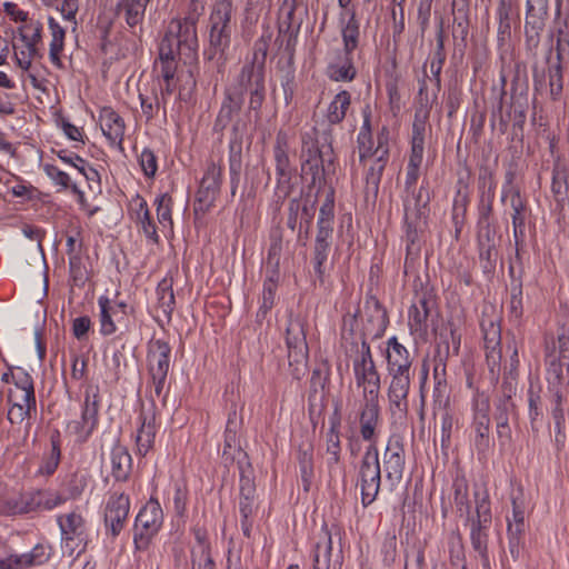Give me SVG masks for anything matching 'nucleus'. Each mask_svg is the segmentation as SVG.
<instances>
[{"instance_id":"nucleus-1","label":"nucleus","mask_w":569,"mask_h":569,"mask_svg":"<svg viewBox=\"0 0 569 569\" xmlns=\"http://www.w3.org/2000/svg\"><path fill=\"white\" fill-rule=\"evenodd\" d=\"M162 525L163 510L161 505L157 498L150 497L134 519L132 529L134 552L148 550Z\"/></svg>"},{"instance_id":"nucleus-2","label":"nucleus","mask_w":569,"mask_h":569,"mask_svg":"<svg viewBox=\"0 0 569 569\" xmlns=\"http://www.w3.org/2000/svg\"><path fill=\"white\" fill-rule=\"evenodd\" d=\"M381 478L378 447L376 445L367 446L358 468L362 507L367 508L376 501L381 488Z\"/></svg>"},{"instance_id":"nucleus-3","label":"nucleus","mask_w":569,"mask_h":569,"mask_svg":"<svg viewBox=\"0 0 569 569\" xmlns=\"http://www.w3.org/2000/svg\"><path fill=\"white\" fill-rule=\"evenodd\" d=\"M223 8L217 9L210 17L211 29L209 34V49L206 51L208 60L216 61L218 72L224 64V51L230 46L231 28L229 26L231 2H222Z\"/></svg>"},{"instance_id":"nucleus-4","label":"nucleus","mask_w":569,"mask_h":569,"mask_svg":"<svg viewBox=\"0 0 569 569\" xmlns=\"http://www.w3.org/2000/svg\"><path fill=\"white\" fill-rule=\"evenodd\" d=\"M471 412L473 447L478 455L486 456L493 447V439L490 435V401L485 392L475 391L471 398Z\"/></svg>"},{"instance_id":"nucleus-5","label":"nucleus","mask_w":569,"mask_h":569,"mask_svg":"<svg viewBox=\"0 0 569 569\" xmlns=\"http://www.w3.org/2000/svg\"><path fill=\"white\" fill-rule=\"evenodd\" d=\"M57 525L61 535V547L71 557L78 547H81L77 557L87 548L89 535L87 521L78 510L57 516Z\"/></svg>"},{"instance_id":"nucleus-6","label":"nucleus","mask_w":569,"mask_h":569,"mask_svg":"<svg viewBox=\"0 0 569 569\" xmlns=\"http://www.w3.org/2000/svg\"><path fill=\"white\" fill-rule=\"evenodd\" d=\"M406 468V451L403 437L392 433L387 441L382 455V470L385 480L392 492L397 489L403 478Z\"/></svg>"},{"instance_id":"nucleus-7","label":"nucleus","mask_w":569,"mask_h":569,"mask_svg":"<svg viewBox=\"0 0 569 569\" xmlns=\"http://www.w3.org/2000/svg\"><path fill=\"white\" fill-rule=\"evenodd\" d=\"M352 367L357 386L363 387V393L366 390H372L373 395H379L381 385L380 373L373 360L371 347L366 339L361 341Z\"/></svg>"},{"instance_id":"nucleus-8","label":"nucleus","mask_w":569,"mask_h":569,"mask_svg":"<svg viewBox=\"0 0 569 569\" xmlns=\"http://www.w3.org/2000/svg\"><path fill=\"white\" fill-rule=\"evenodd\" d=\"M345 531L338 523L323 522L313 546V569H330V561L337 540L339 553L342 552V536Z\"/></svg>"},{"instance_id":"nucleus-9","label":"nucleus","mask_w":569,"mask_h":569,"mask_svg":"<svg viewBox=\"0 0 569 569\" xmlns=\"http://www.w3.org/2000/svg\"><path fill=\"white\" fill-rule=\"evenodd\" d=\"M199 13L197 9L189 12L182 19H173L169 26L167 34H172L179 54L192 58L198 50L197 20Z\"/></svg>"},{"instance_id":"nucleus-10","label":"nucleus","mask_w":569,"mask_h":569,"mask_svg":"<svg viewBox=\"0 0 569 569\" xmlns=\"http://www.w3.org/2000/svg\"><path fill=\"white\" fill-rule=\"evenodd\" d=\"M353 52L340 47L330 48L326 54L325 74L333 82H352L358 74Z\"/></svg>"},{"instance_id":"nucleus-11","label":"nucleus","mask_w":569,"mask_h":569,"mask_svg":"<svg viewBox=\"0 0 569 569\" xmlns=\"http://www.w3.org/2000/svg\"><path fill=\"white\" fill-rule=\"evenodd\" d=\"M222 179L223 168L214 162H210L207 166L196 194L194 212L206 213L214 206L220 193Z\"/></svg>"},{"instance_id":"nucleus-12","label":"nucleus","mask_w":569,"mask_h":569,"mask_svg":"<svg viewBox=\"0 0 569 569\" xmlns=\"http://www.w3.org/2000/svg\"><path fill=\"white\" fill-rule=\"evenodd\" d=\"M380 422L379 395H373L372 390H366L359 411V425L360 436L362 440L369 442L368 446H377V429Z\"/></svg>"},{"instance_id":"nucleus-13","label":"nucleus","mask_w":569,"mask_h":569,"mask_svg":"<svg viewBox=\"0 0 569 569\" xmlns=\"http://www.w3.org/2000/svg\"><path fill=\"white\" fill-rule=\"evenodd\" d=\"M99 307V332L103 337H109L117 332V322L121 323L128 315V303L122 300L111 299L107 295L98 298Z\"/></svg>"},{"instance_id":"nucleus-14","label":"nucleus","mask_w":569,"mask_h":569,"mask_svg":"<svg viewBox=\"0 0 569 569\" xmlns=\"http://www.w3.org/2000/svg\"><path fill=\"white\" fill-rule=\"evenodd\" d=\"M100 395L98 388L93 391L89 389L84 393V400L81 406V418L73 421L74 433L80 442H86L92 436L99 425Z\"/></svg>"},{"instance_id":"nucleus-15","label":"nucleus","mask_w":569,"mask_h":569,"mask_svg":"<svg viewBox=\"0 0 569 569\" xmlns=\"http://www.w3.org/2000/svg\"><path fill=\"white\" fill-rule=\"evenodd\" d=\"M67 498L49 489H37L20 492L21 516L50 511L62 506Z\"/></svg>"},{"instance_id":"nucleus-16","label":"nucleus","mask_w":569,"mask_h":569,"mask_svg":"<svg viewBox=\"0 0 569 569\" xmlns=\"http://www.w3.org/2000/svg\"><path fill=\"white\" fill-rule=\"evenodd\" d=\"M130 510V498L124 492H112L104 508V526L113 538L122 531Z\"/></svg>"},{"instance_id":"nucleus-17","label":"nucleus","mask_w":569,"mask_h":569,"mask_svg":"<svg viewBox=\"0 0 569 569\" xmlns=\"http://www.w3.org/2000/svg\"><path fill=\"white\" fill-rule=\"evenodd\" d=\"M297 2H282L280 7L279 32L274 40L278 51H283L291 59L297 44L299 27H293L292 16Z\"/></svg>"},{"instance_id":"nucleus-18","label":"nucleus","mask_w":569,"mask_h":569,"mask_svg":"<svg viewBox=\"0 0 569 569\" xmlns=\"http://www.w3.org/2000/svg\"><path fill=\"white\" fill-rule=\"evenodd\" d=\"M240 87L249 91L248 108L254 112L256 120L260 119V109L266 98L264 74L254 72L252 67L242 68L240 72Z\"/></svg>"},{"instance_id":"nucleus-19","label":"nucleus","mask_w":569,"mask_h":569,"mask_svg":"<svg viewBox=\"0 0 569 569\" xmlns=\"http://www.w3.org/2000/svg\"><path fill=\"white\" fill-rule=\"evenodd\" d=\"M436 301L431 293L423 291L417 296L416 301L408 310V326L411 335L420 337L427 335L428 318Z\"/></svg>"},{"instance_id":"nucleus-20","label":"nucleus","mask_w":569,"mask_h":569,"mask_svg":"<svg viewBox=\"0 0 569 569\" xmlns=\"http://www.w3.org/2000/svg\"><path fill=\"white\" fill-rule=\"evenodd\" d=\"M228 147L230 191L231 196L234 197L240 183L242 171V132L240 131L239 121L232 126V137L230 138Z\"/></svg>"},{"instance_id":"nucleus-21","label":"nucleus","mask_w":569,"mask_h":569,"mask_svg":"<svg viewBox=\"0 0 569 569\" xmlns=\"http://www.w3.org/2000/svg\"><path fill=\"white\" fill-rule=\"evenodd\" d=\"M139 427L136 433V453L146 457L154 446L157 435L156 415L153 410H141L138 416Z\"/></svg>"},{"instance_id":"nucleus-22","label":"nucleus","mask_w":569,"mask_h":569,"mask_svg":"<svg viewBox=\"0 0 569 569\" xmlns=\"http://www.w3.org/2000/svg\"><path fill=\"white\" fill-rule=\"evenodd\" d=\"M335 226V189L329 188L325 201L320 206L315 242L332 243Z\"/></svg>"},{"instance_id":"nucleus-23","label":"nucleus","mask_w":569,"mask_h":569,"mask_svg":"<svg viewBox=\"0 0 569 569\" xmlns=\"http://www.w3.org/2000/svg\"><path fill=\"white\" fill-rule=\"evenodd\" d=\"M101 129L104 137L109 140L111 147H116L120 152H124L123 137L126 123L122 117L112 108L106 107L100 112Z\"/></svg>"},{"instance_id":"nucleus-24","label":"nucleus","mask_w":569,"mask_h":569,"mask_svg":"<svg viewBox=\"0 0 569 569\" xmlns=\"http://www.w3.org/2000/svg\"><path fill=\"white\" fill-rule=\"evenodd\" d=\"M171 346L163 339H153L148 343L147 366L149 375H166L170 369Z\"/></svg>"},{"instance_id":"nucleus-25","label":"nucleus","mask_w":569,"mask_h":569,"mask_svg":"<svg viewBox=\"0 0 569 569\" xmlns=\"http://www.w3.org/2000/svg\"><path fill=\"white\" fill-rule=\"evenodd\" d=\"M411 379H390L387 396L392 416L402 418L408 412Z\"/></svg>"},{"instance_id":"nucleus-26","label":"nucleus","mask_w":569,"mask_h":569,"mask_svg":"<svg viewBox=\"0 0 569 569\" xmlns=\"http://www.w3.org/2000/svg\"><path fill=\"white\" fill-rule=\"evenodd\" d=\"M62 457L61 435L54 430L50 436V448L42 453L36 476L49 478L58 470Z\"/></svg>"},{"instance_id":"nucleus-27","label":"nucleus","mask_w":569,"mask_h":569,"mask_svg":"<svg viewBox=\"0 0 569 569\" xmlns=\"http://www.w3.org/2000/svg\"><path fill=\"white\" fill-rule=\"evenodd\" d=\"M242 104V89L226 90L214 127L221 130L224 129L231 122L232 118L240 112Z\"/></svg>"},{"instance_id":"nucleus-28","label":"nucleus","mask_w":569,"mask_h":569,"mask_svg":"<svg viewBox=\"0 0 569 569\" xmlns=\"http://www.w3.org/2000/svg\"><path fill=\"white\" fill-rule=\"evenodd\" d=\"M10 563L26 566L27 568L43 566L50 561L53 556L52 546L47 542L37 543L30 551L23 553H12Z\"/></svg>"},{"instance_id":"nucleus-29","label":"nucleus","mask_w":569,"mask_h":569,"mask_svg":"<svg viewBox=\"0 0 569 569\" xmlns=\"http://www.w3.org/2000/svg\"><path fill=\"white\" fill-rule=\"evenodd\" d=\"M523 270L519 271V274H515V268L509 267L510 280V299L508 302V316L513 322H520L523 316V283H522Z\"/></svg>"},{"instance_id":"nucleus-30","label":"nucleus","mask_w":569,"mask_h":569,"mask_svg":"<svg viewBox=\"0 0 569 569\" xmlns=\"http://www.w3.org/2000/svg\"><path fill=\"white\" fill-rule=\"evenodd\" d=\"M286 345L289 351V358L295 357L298 361L308 353L306 332L301 321L290 320L286 330Z\"/></svg>"},{"instance_id":"nucleus-31","label":"nucleus","mask_w":569,"mask_h":569,"mask_svg":"<svg viewBox=\"0 0 569 569\" xmlns=\"http://www.w3.org/2000/svg\"><path fill=\"white\" fill-rule=\"evenodd\" d=\"M301 160H313L318 162H328V166L333 162V159L329 157V152H332V146L329 138H325L327 146L319 147L313 133H303L301 136Z\"/></svg>"},{"instance_id":"nucleus-32","label":"nucleus","mask_w":569,"mask_h":569,"mask_svg":"<svg viewBox=\"0 0 569 569\" xmlns=\"http://www.w3.org/2000/svg\"><path fill=\"white\" fill-rule=\"evenodd\" d=\"M551 173V192L555 201L557 204L563 206L568 200L569 193V167L560 158H557L553 162Z\"/></svg>"},{"instance_id":"nucleus-33","label":"nucleus","mask_w":569,"mask_h":569,"mask_svg":"<svg viewBox=\"0 0 569 569\" xmlns=\"http://www.w3.org/2000/svg\"><path fill=\"white\" fill-rule=\"evenodd\" d=\"M111 475L116 481L124 482L129 479L132 470V457L128 449L114 443L110 452Z\"/></svg>"},{"instance_id":"nucleus-34","label":"nucleus","mask_w":569,"mask_h":569,"mask_svg":"<svg viewBox=\"0 0 569 569\" xmlns=\"http://www.w3.org/2000/svg\"><path fill=\"white\" fill-rule=\"evenodd\" d=\"M480 329L483 336L487 358H493L495 353H497L498 359H500L501 328L498 320L493 317H485L483 315L480 321Z\"/></svg>"},{"instance_id":"nucleus-35","label":"nucleus","mask_w":569,"mask_h":569,"mask_svg":"<svg viewBox=\"0 0 569 569\" xmlns=\"http://www.w3.org/2000/svg\"><path fill=\"white\" fill-rule=\"evenodd\" d=\"M372 163L367 168L365 173V198L367 201L376 200L379 193L381 178L389 158L372 157Z\"/></svg>"},{"instance_id":"nucleus-36","label":"nucleus","mask_w":569,"mask_h":569,"mask_svg":"<svg viewBox=\"0 0 569 569\" xmlns=\"http://www.w3.org/2000/svg\"><path fill=\"white\" fill-rule=\"evenodd\" d=\"M481 523L470 522V542L476 557L479 558L482 569H491L488 553V531L490 527H483Z\"/></svg>"},{"instance_id":"nucleus-37","label":"nucleus","mask_w":569,"mask_h":569,"mask_svg":"<svg viewBox=\"0 0 569 569\" xmlns=\"http://www.w3.org/2000/svg\"><path fill=\"white\" fill-rule=\"evenodd\" d=\"M351 106V93L348 90H340L335 94L327 107L325 118L330 126L341 123Z\"/></svg>"},{"instance_id":"nucleus-38","label":"nucleus","mask_w":569,"mask_h":569,"mask_svg":"<svg viewBox=\"0 0 569 569\" xmlns=\"http://www.w3.org/2000/svg\"><path fill=\"white\" fill-rule=\"evenodd\" d=\"M546 363V380L547 389L563 388V366L567 365L569 369V362L565 363L559 356H557L555 349L547 350L545 357Z\"/></svg>"},{"instance_id":"nucleus-39","label":"nucleus","mask_w":569,"mask_h":569,"mask_svg":"<svg viewBox=\"0 0 569 569\" xmlns=\"http://www.w3.org/2000/svg\"><path fill=\"white\" fill-rule=\"evenodd\" d=\"M345 13L349 16L348 21L342 27L341 36L343 46L342 49L355 51L359 42V22L356 19V12L353 8L349 6L351 2H339Z\"/></svg>"},{"instance_id":"nucleus-40","label":"nucleus","mask_w":569,"mask_h":569,"mask_svg":"<svg viewBox=\"0 0 569 569\" xmlns=\"http://www.w3.org/2000/svg\"><path fill=\"white\" fill-rule=\"evenodd\" d=\"M367 307L370 309L368 321L372 326L373 338L379 339L385 335L389 326L388 312L382 303L375 297H370V299L367 300Z\"/></svg>"},{"instance_id":"nucleus-41","label":"nucleus","mask_w":569,"mask_h":569,"mask_svg":"<svg viewBox=\"0 0 569 569\" xmlns=\"http://www.w3.org/2000/svg\"><path fill=\"white\" fill-rule=\"evenodd\" d=\"M278 287V272L273 271L270 277H268L262 287V296L260 300V306L257 311V321L261 322L266 319L269 311L274 306L276 291Z\"/></svg>"},{"instance_id":"nucleus-42","label":"nucleus","mask_w":569,"mask_h":569,"mask_svg":"<svg viewBox=\"0 0 569 569\" xmlns=\"http://www.w3.org/2000/svg\"><path fill=\"white\" fill-rule=\"evenodd\" d=\"M385 358L387 366H412V358L409 350L399 342L396 336L386 341Z\"/></svg>"},{"instance_id":"nucleus-43","label":"nucleus","mask_w":569,"mask_h":569,"mask_svg":"<svg viewBox=\"0 0 569 569\" xmlns=\"http://www.w3.org/2000/svg\"><path fill=\"white\" fill-rule=\"evenodd\" d=\"M476 513L475 516L468 517V521L472 523L485 525L483 527H490L492 521L491 505L489 493L486 489H476L473 492Z\"/></svg>"},{"instance_id":"nucleus-44","label":"nucleus","mask_w":569,"mask_h":569,"mask_svg":"<svg viewBox=\"0 0 569 569\" xmlns=\"http://www.w3.org/2000/svg\"><path fill=\"white\" fill-rule=\"evenodd\" d=\"M273 160L276 167V173L284 171L295 170L291 167L290 158H289V143H288V134L283 130H279L276 136V142L273 146Z\"/></svg>"},{"instance_id":"nucleus-45","label":"nucleus","mask_w":569,"mask_h":569,"mask_svg":"<svg viewBox=\"0 0 569 569\" xmlns=\"http://www.w3.org/2000/svg\"><path fill=\"white\" fill-rule=\"evenodd\" d=\"M329 430L326 435L327 441V453L330 456V463H338L340 461V417L336 411L332 417L329 418Z\"/></svg>"},{"instance_id":"nucleus-46","label":"nucleus","mask_w":569,"mask_h":569,"mask_svg":"<svg viewBox=\"0 0 569 569\" xmlns=\"http://www.w3.org/2000/svg\"><path fill=\"white\" fill-rule=\"evenodd\" d=\"M156 293L159 308L162 310V313L167 318V320L170 321L176 307V299L172 289V279L164 277L158 283Z\"/></svg>"},{"instance_id":"nucleus-47","label":"nucleus","mask_w":569,"mask_h":569,"mask_svg":"<svg viewBox=\"0 0 569 569\" xmlns=\"http://www.w3.org/2000/svg\"><path fill=\"white\" fill-rule=\"evenodd\" d=\"M469 196L462 190H458L453 198L451 220L455 228V239L458 240L466 223L467 210L469 206Z\"/></svg>"},{"instance_id":"nucleus-48","label":"nucleus","mask_w":569,"mask_h":569,"mask_svg":"<svg viewBox=\"0 0 569 569\" xmlns=\"http://www.w3.org/2000/svg\"><path fill=\"white\" fill-rule=\"evenodd\" d=\"M297 459L303 488L308 490L313 478V446L311 443L299 446Z\"/></svg>"},{"instance_id":"nucleus-49","label":"nucleus","mask_w":569,"mask_h":569,"mask_svg":"<svg viewBox=\"0 0 569 569\" xmlns=\"http://www.w3.org/2000/svg\"><path fill=\"white\" fill-rule=\"evenodd\" d=\"M241 453V448L237 437V426L232 420V417L229 416L227 421L226 430H224V441L222 449V460L226 465L232 463L236 459L234 453Z\"/></svg>"},{"instance_id":"nucleus-50","label":"nucleus","mask_w":569,"mask_h":569,"mask_svg":"<svg viewBox=\"0 0 569 569\" xmlns=\"http://www.w3.org/2000/svg\"><path fill=\"white\" fill-rule=\"evenodd\" d=\"M37 413V400L29 399L28 408L22 407L20 403H9L8 420L12 425L21 423L23 420H30ZM31 423L28 421L24 428L26 437L29 435Z\"/></svg>"},{"instance_id":"nucleus-51","label":"nucleus","mask_w":569,"mask_h":569,"mask_svg":"<svg viewBox=\"0 0 569 569\" xmlns=\"http://www.w3.org/2000/svg\"><path fill=\"white\" fill-rule=\"evenodd\" d=\"M528 405L530 427L533 436V442L536 443L538 440L539 429L542 426L543 411L541 397L539 392L535 391L532 388L528 390Z\"/></svg>"},{"instance_id":"nucleus-52","label":"nucleus","mask_w":569,"mask_h":569,"mask_svg":"<svg viewBox=\"0 0 569 569\" xmlns=\"http://www.w3.org/2000/svg\"><path fill=\"white\" fill-rule=\"evenodd\" d=\"M445 61H446L445 41H443L442 29H440L437 34V47L435 49V52H433L431 61H430L431 80L435 81L437 92L440 91V88H441L440 74H441V70H442Z\"/></svg>"},{"instance_id":"nucleus-53","label":"nucleus","mask_w":569,"mask_h":569,"mask_svg":"<svg viewBox=\"0 0 569 569\" xmlns=\"http://www.w3.org/2000/svg\"><path fill=\"white\" fill-rule=\"evenodd\" d=\"M239 465V472H240V479H239V498L246 499V500H256V481H254V473L251 468V465L247 462L246 466L241 461L238 462Z\"/></svg>"},{"instance_id":"nucleus-54","label":"nucleus","mask_w":569,"mask_h":569,"mask_svg":"<svg viewBox=\"0 0 569 569\" xmlns=\"http://www.w3.org/2000/svg\"><path fill=\"white\" fill-rule=\"evenodd\" d=\"M270 41L271 33L269 31L263 32L254 42L252 61L250 63H246L242 68L252 67L254 72L259 71L261 74H264V62Z\"/></svg>"},{"instance_id":"nucleus-55","label":"nucleus","mask_w":569,"mask_h":569,"mask_svg":"<svg viewBox=\"0 0 569 569\" xmlns=\"http://www.w3.org/2000/svg\"><path fill=\"white\" fill-rule=\"evenodd\" d=\"M450 355V346L448 340L443 342V348L438 347L433 358V386H445L447 382V361Z\"/></svg>"},{"instance_id":"nucleus-56","label":"nucleus","mask_w":569,"mask_h":569,"mask_svg":"<svg viewBox=\"0 0 569 569\" xmlns=\"http://www.w3.org/2000/svg\"><path fill=\"white\" fill-rule=\"evenodd\" d=\"M548 18V2H527L526 27L543 30Z\"/></svg>"},{"instance_id":"nucleus-57","label":"nucleus","mask_w":569,"mask_h":569,"mask_svg":"<svg viewBox=\"0 0 569 569\" xmlns=\"http://www.w3.org/2000/svg\"><path fill=\"white\" fill-rule=\"evenodd\" d=\"M549 393V401L551 407V416L555 422V426L558 428V431L561 428L566 427V411L563 408V388L557 389H547Z\"/></svg>"},{"instance_id":"nucleus-58","label":"nucleus","mask_w":569,"mask_h":569,"mask_svg":"<svg viewBox=\"0 0 569 569\" xmlns=\"http://www.w3.org/2000/svg\"><path fill=\"white\" fill-rule=\"evenodd\" d=\"M331 244L329 242H315L312 247V267L317 279L320 283L325 281V263L328 260Z\"/></svg>"},{"instance_id":"nucleus-59","label":"nucleus","mask_w":569,"mask_h":569,"mask_svg":"<svg viewBox=\"0 0 569 569\" xmlns=\"http://www.w3.org/2000/svg\"><path fill=\"white\" fill-rule=\"evenodd\" d=\"M426 223L403 222V241L408 254H417L420 251V234Z\"/></svg>"},{"instance_id":"nucleus-60","label":"nucleus","mask_w":569,"mask_h":569,"mask_svg":"<svg viewBox=\"0 0 569 569\" xmlns=\"http://www.w3.org/2000/svg\"><path fill=\"white\" fill-rule=\"evenodd\" d=\"M124 12V20L129 27L134 28L142 22L146 3L144 2H118V12Z\"/></svg>"},{"instance_id":"nucleus-61","label":"nucleus","mask_w":569,"mask_h":569,"mask_svg":"<svg viewBox=\"0 0 569 569\" xmlns=\"http://www.w3.org/2000/svg\"><path fill=\"white\" fill-rule=\"evenodd\" d=\"M497 181L489 166H481L478 174V197H496Z\"/></svg>"},{"instance_id":"nucleus-62","label":"nucleus","mask_w":569,"mask_h":569,"mask_svg":"<svg viewBox=\"0 0 569 569\" xmlns=\"http://www.w3.org/2000/svg\"><path fill=\"white\" fill-rule=\"evenodd\" d=\"M511 207V222L512 226H517L518 223H526L527 218L531 214V209L529 207L528 200L522 193L516 192L513 194V199L510 201Z\"/></svg>"},{"instance_id":"nucleus-63","label":"nucleus","mask_w":569,"mask_h":569,"mask_svg":"<svg viewBox=\"0 0 569 569\" xmlns=\"http://www.w3.org/2000/svg\"><path fill=\"white\" fill-rule=\"evenodd\" d=\"M69 259V272L70 278L72 280V284L79 288L84 287L87 281L89 280V271L83 263V257L72 256Z\"/></svg>"},{"instance_id":"nucleus-64","label":"nucleus","mask_w":569,"mask_h":569,"mask_svg":"<svg viewBox=\"0 0 569 569\" xmlns=\"http://www.w3.org/2000/svg\"><path fill=\"white\" fill-rule=\"evenodd\" d=\"M476 228L478 246L499 244L501 236L498 233V222L476 224Z\"/></svg>"}]
</instances>
